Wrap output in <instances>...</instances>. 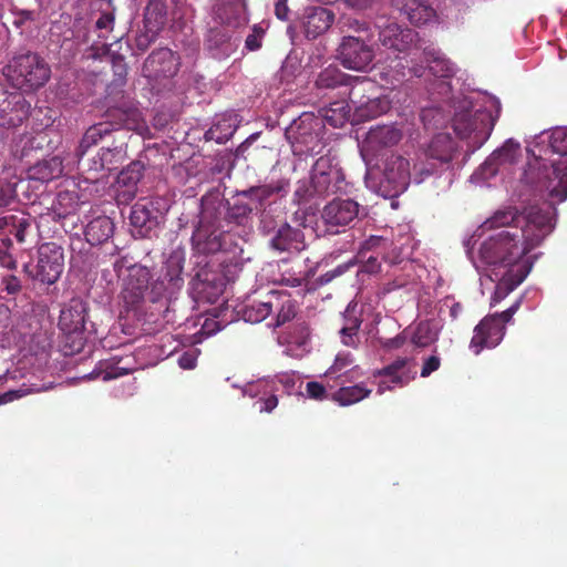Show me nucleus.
Returning a JSON list of instances; mask_svg holds the SVG:
<instances>
[{
	"mask_svg": "<svg viewBox=\"0 0 567 567\" xmlns=\"http://www.w3.org/2000/svg\"><path fill=\"white\" fill-rule=\"evenodd\" d=\"M550 212L529 208L526 227H511L485 239L480 247L481 259L491 266H514L553 231Z\"/></svg>",
	"mask_w": 567,
	"mask_h": 567,
	"instance_id": "1",
	"label": "nucleus"
},
{
	"mask_svg": "<svg viewBox=\"0 0 567 567\" xmlns=\"http://www.w3.org/2000/svg\"><path fill=\"white\" fill-rule=\"evenodd\" d=\"M113 269L122 280L121 298L127 310L138 308L146 299L158 302L184 285L183 266L178 261L169 260L156 278L146 266L130 264L127 256L116 259Z\"/></svg>",
	"mask_w": 567,
	"mask_h": 567,
	"instance_id": "2",
	"label": "nucleus"
},
{
	"mask_svg": "<svg viewBox=\"0 0 567 567\" xmlns=\"http://www.w3.org/2000/svg\"><path fill=\"white\" fill-rule=\"evenodd\" d=\"M106 117L107 121L93 124L84 132L75 150V156L85 155L91 147L121 128L137 130L142 123L141 112L134 100L125 96L107 109Z\"/></svg>",
	"mask_w": 567,
	"mask_h": 567,
	"instance_id": "3",
	"label": "nucleus"
},
{
	"mask_svg": "<svg viewBox=\"0 0 567 567\" xmlns=\"http://www.w3.org/2000/svg\"><path fill=\"white\" fill-rule=\"evenodd\" d=\"M525 181L535 192L546 197L548 206L543 212H550L554 219L556 204L567 199V157L561 162L548 164L539 159L528 164ZM540 209V207H538ZM554 225V223L551 221Z\"/></svg>",
	"mask_w": 567,
	"mask_h": 567,
	"instance_id": "4",
	"label": "nucleus"
},
{
	"mask_svg": "<svg viewBox=\"0 0 567 567\" xmlns=\"http://www.w3.org/2000/svg\"><path fill=\"white\" fill-rule=\"evenodd\" d=\"M8 69L14 84L28 91L43 86L51 75V69L45 60L30 51L13 56Z\"/></svg>",
	"mask_w": 567,
	"mask_h": 567,
	"instance_id": "5",
	"label": "nucleus"
},
{
	"mask_svg": "<svg viewBox=\"0 0 567 567\" xmlns=\"http://www.w3.org/2000/svg\"><path fill=\"white\" fill-rule=\"evenodd\" d=\"M365 215V208L355 199L336 197L323 206L320 219L327 231L339 234Z\"/></svg>",
	"mask_w": 567,
	"mask_h": 567,
	"instance_id": "6",
	"label": "nucleus"
},
{
	"mask_svg": "<svg viewBox=\"0 0 567 567\" xmlns=\"http://www.w3.org/2000/svg\"><path fill=\"white\" fill-rule=\"evenodd\" d=\"M518 307L519 302H516L505 311L487 316L480 321L470 343L475 354H480L485 348H495L501 343L505 336V324L511 321Z\"/></svg>",
	"mask_w": 567,
	"mask_h": 567,
	"instance_id": "7",
	"label": "nucleus"
},
{
	"mask_svg": "<svg viewBox=\"0 0 567 567\" xmlns=\"http://www.w3.org/2000/svg\"><path fill=\"white\" fill-rule=\"evenodd\" d=\"M311 177L318 197L348 193V183L342 168L329 156H321L316 161Z\"/></svg>",
	"mask_w": 567,
	"mask_h": 567,
	"instance_id": "8",
	"label": "nucleus"
},
{
	"mask_svg": "<svg viewBox=\"0 0 567 567\" xmlns=\"http://www.w3.org/2000/svg\"><path fill=\"white\" fill-rule=\"evenodd\" d=\"M495 118L488 111H468L455 114L453 128L460 138H470L474 147H480L491 135Z\"/></svg>",
	"mask_w": 567,
	"mask_h": 567,
	"instance_id": "9",
	"label": "nucleus"
},
{
	"mask_svg": "<svg viewBox=\"0 0 567 567\" xmlns=\"http://www.w3.org/2000/svg\"><path fill=\"white\" fill-rule=\"evenodd\" d=\"M411 179L410 162L401 155L392 154L384 163L378 193L384 198L398 197L406 190Z\"/></svg>",
	"mask_w": 567,
	"mask_h": 567,
	"instance_id": "10",
	"label": "nucleus"
},
{
	"mask_svg": "<svg viewBox=\"0 0 567 567\" xmlns=\"http://www.w3.org/2000/svg\"><path fill=\"white\" fill-rule=\"evenodd\" d=\"M64 269V255L62 247L54 243H47L39 248L35 266L24 265V271L33 279L45 285H53Z\"/></svg>",
	"mask_w": 567,
	"mask_h": 567,
	"instance_id": "11",
	"label": "nucleus"
},
{
	"mask_svg": "<svg viewBox=\"0 0 567 567\" xmlns=\"http://www.w3.org/2000/svg\"><path fill=\"white\" fill-rule=\"evenodd\" d=\"M371 40L354 34L344 35L338 49L341 64L349 70L367 71L374 58L373 48L369 44Z\"/></svg>",
	"mask_w": 567,
	"mask_h": 567,
	"instance_id": "12",
	"label": "nucleus"
},
{
	"mask_svg": "<svg viewBox=\"0 0 567 567\" xmlns=\"http://www.w3.org/2000/svg\"><path fill=\"white\" fill-rule=\"evenodd\" d=\"M30 103L19 91H7L0 85V127H16L30 114Z\"/></svg>",
	"mask_w": 567,
	"mask_h": 567,
	"instance_id": "13",
	"label": "nucleus"
},
{
	"mask_svg": "<svg viewBox=\"0 0 567 567\" xmlns=\"http://www.w3.org/2000/svg\"><path fill=\"white\" fill-rule=\"evenodd\" d=\"M403 138V131L396 124L371 127L363 142L367 156L378 157L384 151L396 146Z\"/></svg>",
	"mask_w": 567,
	"mask_h": 567,
	"instance_id": "14",
	"label": "nucleus"
},
{
	"mask_svg": "<svg viewBox=\"0 0 567 567\" xmlns=\"http://www.w3.org/2000/svg\"><path fill=\"white\" fill-rule=\"evenodd\" d=\"M231 243L230 229L224 230L212 227H197L192 235V245L196 252L202 255L216 254L229 249Z\"/></svg>",
	"mask_w": 567,
	"mask_h": 567,
	"instance_id": "15",
	"label": "nucleus"
},
{
	"mask_svg": "<svg viewBox=\"0 0 567 567\" xmlns=\"http://www.w3.org/2000/svg\"><path fill=\"white\" fill-rule=\"evenodd\" d=\"M178 71L175 53L168 48L154 50L145 60L142 74L150 80L172 78Z\"/></svg>",
	"mask_w": 567,
	"mask_h": 567,
	"instance_id": "16",
	"label": "nucleus"
},
{
	"mask_svg": "<svg viewBox=\"0 0 567 567\" xmlns=\"http://www.w3.org/2000/svg\"><path fill=\"white\" fill-rule=\"evenodd\" d=\"M226 199L217 192L205 194L200 199L197 227L223 229L226 225Z\"/></svg>",
	"mask_w": 567,
	"mask_h": 567,
	"instance_id": "17",
	"label": "nucleus"
},
{
	"mask_svg": "<svg viewBox=\"0 0 567 567\" xmlns=\"http://www.w3.org/2000/svg\"><path fill=\"white\" fill-rule=\"evenodd\" d=\"M417 33L396 22H391L379 31L381 44L396 52H408L416 42Z\"/></svg>",
	"mask_w": 567,
	"mask_h": 567,
	"instance_id": "18",
	"label": "nucleus"
},
{
	"mask_svg": "<svg viewBox=\"0 0 567 567\" xmlns=\"http://www.w3.org/2000/svg\"><path fill=\"white\" fill-rule=\"evenodd\" d=\"M269 246L278 252H300L306 248L303 231L284 223L274 231Z\"/></svg>",
	"mask_w": 567,
	"mask_h": 567,
	"instance_id": "19",
	"label": "nucleus"
},
{
	"mask_svg": "<svg viewBox=\"0 0 567 567\" xmlns=\"http://www.w3.org/2000/svg\"><path fill=\"white\" fill-rule=\"evenodd\" d=\"M87 312L89 306L84 300L80 298L71 299L61 310L59 318L60 329L66 334L83 332L85 330Z\"/></svg>",
	"mask_w": 567,
	"mask_h": 567,
	"instance_id": "20",
	"label": "nucleus"
},
{
	"mask_svg": "<svg viewBox=\"0 0 567 567\" xmlns=\"http://www.w3.org/2000/svg\"><path fill=\"white\" fill-rule=\"evenodd\" d=\"M216 19L230 28H239L248 23L247 4L245 0H216Z\"/></svg>",
	"mask_w": 567,
	"mask_h": 567,
	"instance_id": "21",
	"label": "nucleus"
},
{
	"mask_svg": "<svg viewBox=\"0 0 567 567\" xmlns=\"http://www.w3.org/2000/svg\"><path fill=\"white\" fill-rule=\"evenodd\" d=\"M427 68L430 73L440 79L441 93L447 94L451 91V79L455 75V65L445 55L435 50H425Z\"/></svg>",
	"mask_w": 567,
	"mask_h": 567,
	"instance_id": "22",
	"label": "nucleus"
},
{
	"mask_svg": "<svg viewBox=\"0 0 567 567\" xmlns=\"http://www.w3.org/2000/svg\"><path fill=\"white\" fill-rule=\"evenodd\" d=\"M393 7L414 25L426 24L436 18L427 0H393Z\"/></svg>",
	"mask_w": 567,
	"mask_h": 567,
	"instance_id": "23",
	"label": "nucleus"
},
{
	"mask_svg": "<svg viewBox=\"0 0 567 567\" xmlns=\"http://www.w3.org/2000/svg\"><path fill=\"white\" fill-rule=\"evenodd\" d=\"M145 166L141 159L130 163L117 176V196L125 202L132 200L137 193V185L143 177Z\"/></svg>",
	"mask_w": 567,
	"mask_h": 567,
	"instance_id": "24",
	"label": "nucleus"
},
{
	"mask_svg": "<svg viewBox=\"0 0 567 567\" xmlns=\"http://www.w3.org/2000/svg\"><path fill=\"white\" fill-rule=\"evenodd\" d=\"M276 390L277 386L274 381L261 380L249 384L245 389V394L257 399L254 405L260 413H270L278 405V398L275 393Z\"/></svg>",
	"mask_w": 567,
	"mask_h": 567,
	"instance_id": "25",
	"label": "nucleus"
},
{
	"mask_svg": "<svg viewBox=\"0 0 567 567\" xmlns=\"http://www.w3.org/2000/svg\"><path fill=\"white\" fill-rule=\"evenodd\" d=\"M226 225L245 226L251 220V215L256 205L247 195H244V190L238 192L231 202L226 200Z\"/></svg>",
	"mask_w": 567,
	"mask_h": 567,
	"instance_id": "26",
	"label": "nucleus"
},
{
	"mask_svg": "<svg viewBox=\"0 0 567 567\" xmlns=\"http://www.w3.org/2000/svg\"><path fill=\"white\" fill-rule=\"evenodd\" d=\"M334 14L322 7L309 8L303 18L305 34L308 39H316L324 33L333 23Z\"/></svg>",
	"mask_w": 567,
	"mask_h": 567,
	"instance_id": "27",
	"label": "nucleus"
},
{
	"mask_svg": "<svg viewBox=\"0 0 567 567\" xmlns=\"http://www.w3.org/2000/svg\"><path fill=\"white\" fill-rule=\"evenodd\" d=\"M271 313H275V322L269 323L275 328L281 327L291 321L297 315V305L291 296L285 291H269Z\"/></svg>",
	"mask_w": 567,
	"mask_h": 567,
	"instance_id": "28",
	"label": "nucleus"
},
{
	"mask_svg": "<svg viewBox=\"0 0 567 567\" xmlns=\"http://www.w3.org/2000/svg\"><path fill=\"white\" fill-rule=\"evenodd\" d=\"M130 223L136 236L146 238L157 226V216L147 204L136 203L131 209Z\"/></svg>",
	"mask_w": 567,
	"mask_h": 567,
	"instance_id": "29",
	"label": "nucleus"
},
{
	"mask_svg": "<svg viewBox=\"0 0 567 567\" xmlns=\"http://www.w3.org/2000/svg\"><path fill=\"white\" fill-rule=\"evenodd\" d=\"M349 82L346 86L350 87L349 101L355 114L371 94L379 92V87L374 81L367 76H350Z\"/></svg>",
	"mask_w": 567,
	"mask_h": 567,
	"instance_id": "30",
	"label": "nucleus"
},
{
	"mask_svg": "<svg viewBox=\"0 0 567 567\" xmlns=\"http://www.w3.org/2000/svg\"><path fill=\"white\" fill-rule=\"evenodd\" d=\"M114 229L115 225L109 216H97L87 223L84 230L85 239L92 246L102 245L113 236Z\"/></svg>",
	"mask_w": 567,
	"mask_h": 567,
	"instance_id": "31",
	"label": "nucleus"
},
{
	"mask_svg": "<svg viewBox=\"0 0 567 567\" xmlns=\"http://www.w3.org/2000/svg\"><path fill=\"white\" fill-rule=\"evenodd\" d=\"M456 150V143L451 135L441 133L431 140L426 151V157H429V159H435L441 164H447L453 159Z\"/></svg>",
	"mask_w": 567,
	"mask_h": 567,
	"instance_id": "32",
	"label": "nucleus"
},
{
	"mask_svg": "<svg viewBox=\"0 0 567 567\" xmlns=\"http://www.w3.org/2000/svg\"><path fill=\"white\" fill-rule=\"evenodd\" d=\"M63 173V159L58 156L44 158L29 169V177L41 183L59 178Z\"/></svg>",
	"mask_w": 567,
	"mask_h": 567,
	"instance_id": "33",
	"label": "nucleus"
},
{
	"mask_svg": "<svg viewBox=\"0 0 567 567\" xmlns=\"http://www.w3.org/2000/svg\"><path fill=\"white\" fill-rule=\"evenodd\" d=\"M543 154L550 156L545 159H538L548 164H551V162H561L567 158V127H556L550 132L547 147L543 150ZM539 157H542V155Z\"/></svg>",
	"mask_w": 567,
	"mask_h": 567,
	"instance_id": "34",
	"label": "nucleus"
},
{
	"mask_svg": "<svg viewBox=\"0 0 567 567\" xmlns=\"http://www.w3.org/2000/svg\"><path fill=\"white\" fill-rule=\"evenodd\" d=\"M528 217L529 210L527 214H518L515 208H507L504 210H497L491 218L484 221L482 227L485 229L499 227H505V229H509L511 227L523 228L526 227V220Z\"/></svg>",
	"mask_w": 567,
	"mask_h": 567,
	"instance_id": "35",
	"label": "nucleus"
},
{
	"mask_svg": "<svg viewBox=\"0 0 567 567\" xmlns=\"http://www.w3.org/2000/svg\"><path fill=\"white\" fill-rule=\"evenodd\" d=\"M313 118L310 115H303L299 122H293L290 128L287 131V136L291 140L292 145H301L306 147V151H312L313 147L310 144L317 138V134L313 133L311 123Z\"/></svg>",
	"mask_w": 567,
	"mask_h": 567,
	"instance_id": "36",
	"label": "nucleus"
},
{
	"mask_svg": "<svg viewBox=\"0 0 567 567\" xmlns=\"http://www.w3.org/2000/svg\"><path fill=\"white\" fill-rule=\"evenodd\" d=\"M238 313L246 322L250 323H259L267 319L271 315L269 292L264 297L262 300L245 302L238 310Z\"/></svg>",
	"mask_w": 567,
	"mask_h": 567,
	"instance_id": "37",
	"label": "nucleus"
},
{
	"mask_svg": "<svg viewBox=\"0 0 567 567\" xmlns=\"http://www.w3.org/2000/svg\"><path fill=\"white\" fill-rule=\"evenodd\" d=\"M519 155V144L513 140L506 141L503 146L494 151L486 159L485 165L491 168V173L495 174L498 166L513 164Z\"/></svg>",
	"mask_w": 567,
	"mask_h": 567,
	"instance_id": "38",
	"label": "nucleus"
},
{
	"mask_svg": "<svg viewBox=\"0 0 567 567\" xmlns=\"http://www.w3.org/2000/svg\"><path fill=\"white\" fill-rule=\"evenodd\" d=\"M390 109L391 101L388 96L373 93L354 115L360 121H369L386 113Z\"/></svg>",
	"mask_w": 567,
	"mask_h": 567,
	"instance_id": "39",
	"label": "nucleus"
},
{
	"mask_svg": "<svg viewBox=\"0 0 567 567\" xmlns=\"http://www.w3.org/2000/svg\"><path fill=\"white\" fill-rule=\"evenodd\" d=\"M350 76L338 66L329 65L318 74L315 85L318 90H333L350 83Z\"/></svg>",
	"mask_w": 567,
	"mask_h": 567,
	"instance_id": "40",
	"label": "nucleus"
},
{
	"mask_svg": "<svg viewBox=\"0 0 567 567\" xmlns=\"http://www.w3.org/2000/svg\"><path fill=\"white\" fill-rule=\"evenodd\" d=\"M167 10L163 0H148L145 10L143 23L144 28L161 31L166 23Z\"/></svg>",
	"mask_w": 567,
	"mask_h": 567,
	"instance_id": "41",
	"label": "nucleus"
},
{
	"mask_svg": "<svg viewBox=\"0 0 567 567\" xmlns=\"http://www.w3.org/2000/svg\"><path fill=\"white\" fill-rule=\"evenodd\" d=\"M39 0H14L12 12L16 16L13 24L17 28L29 27L38 16Z\"/></svg>",
	"mask_w": 567,
	"mask_h": 567,
	"instance_id": "42",
	"label": "nucleus"
},
{
	"mask_svg": "<svg viewBox=\"0 0 567 567\" xmlns=\"http://www.w3.org/2000/svg\"><path fill=\"white\" fill-rule=\"evenodd\" d=\"M364 383H358L350 386H342L332 394V400L342 406L351 405L362 401L371 394Z\"/></svg>",
	"mask_w": 567,
	"mask_h": 567,
	"instance_id": "43",
	"label": "nucleus"
},
{
	"mask_svg": "<svg viewBox=\"0 0 567 567\" xmlns=\"http://www.w3.org/2000/svg\"><path fill=\"white\" fill-rule=\"evenodd\" d=\"M75 157L78 159V168L87 182H97L100 175L106 171L100 151L90 158H85V155Z\"/></svg>",
	"mask_w": 567,
	"mask_h": 567,
	"instance_id": "44",
	"label": "nucleus"
},
{
	"mask_svg": "<svg viewBox=\"0 0 567 567\" xmlns=\"http://www.w3.org/2000/svg\"><path fill=\"white\" fill-rule=\"evenodd\" d=\"M528 270L519 269L518 274L515 276L512 275V271L508 274V277H505L496 287L494 296L492 297L491 305L494 306L502 298H504L509 291L514 290L518 285L523 282L526 278Z\"/></svg>",
	"mask_w": 567,
	"mask_h": 567,
	"instance_id": "45",
	"label": "nucleus"
},
{
	"mask_svg": "<svg viewBox=\"0 0 567 567\" xmlns=\"http://www.w3.org/2000/svg\"><path fill=\"white\" fill-rule=\"evenodd\" d=\"M114 142H116V140H114ZM100 153L106 171L115 169L117 164H120L125 156L124 142L122 141L118 144L113 143L112 146L102 147Z\"/></svg>",
	"mask_w": 567,
	"mask_h": 567,
	"instance_id": "46",
	"label": "nucleus"
},
{
	"mask_svg": "<svg viewBox=\"0 0 567 567\" xmlns=\"http://www.w3.org/2000/svg\"><path fill=\"white\" fill-rule=\"evenodd\" d=\"M284 188V185H261L245 189L244 195H247L249 200H251L258 208L259 206H262L269 197L274 194L280 193Z\"/></svg>",
	"mask_w": 567,
	"mask_h": 567,
	"instance_id": "47",
	"label": "nucleus"
},
{
	"mask_svg": "<svg viewBox=\"0 0 567 567\" xmlns=\"http://www.w3.org/2000/svg\"><path fill=\"white\" fill-rule=\"evenodd\" d=\"M408 361L406 358H398L391 364L379 370L378 375L389 377L392 383L404 385L408 380L404 379V374L401 371L406 367Z\"/></svg>",
	"mask_w": 567,
	"mask_h": 567,
	"instance_id": "48",
	"label": "nucleus"
},
{
	"mask_svg": "<svg viewBox=\"0 0 567 567\" xmlns=\"http://www.w3.org/2000/svg\"><path fill=\"white\" fill-rule=\"evenodd\" d=\"M317 192L313 189L312 177L310 181H299L296 185V189L293 192V203L297 205L308 204L312 198H315Z\"/></svg>",
	"mask_w": 567,
	"mask_h": 567,
	"instance_id": "49",
	"label": "nucleus"
},
{
	"mask_svg": "<svg viewBox=\"0 0 567 567\" xmlns=\"http://www.w3.org/2000/svg\"><path fill=\"white\" fill-rule=\"evenodd\" d=\"M342 30L348 28L349 31H353L354 35L360 38L372 39L374 33L370 23L363 20H358L353 18H343L342 21Z\"/></svg>",
	"mask_w": 567,
	"mask_h": 567,
	"instance_id": "50",
	"label": "nucleus"
},
{
	"mask_svg": "<svg viewBox=\"0 0 567 567\" xmlns=\"http://www.w3.org/2000/svg\"><path fill=\"white\" fill-rule=\"evenodd\" d=\"M229 40V34L219 27L210 28L205 37L204 45L208 50L221 48Z\"/></svg>",
	"mask_w": 567,
	"mask_h": 567,
	"instance_id": "51",
	"label": "nucleus"
},
{
	"mask_svg": "<svg viewBox=\"0 0 567 567\" xmlns=\"http://www.w3.org/2000/svg\"><path fill=\"white\" fill-rule=\"evenodd\" d=\"M435 340V336L429 323L421 322L417 324L413 336L412 343L419 348H425Z\"/></svg>",
	"mask_w": 567,
	"mask_h": 567,
	"instance_id": "52",
	"label": "nucleus"
},
{
	"mask_svg": "<svg viewBox=\"0 0 567 567\" xmlns=\"http://www.w3.org/2000/svg\"><path fill=\"white\" fill-rule=\"evenodd\" d=\"M22 291V282L13 274H4L0 279V292H6L7 296L16 298Z\"/></svg>",
	"mask_w": 567,
	"mask_h": 567,
	"instance_id": "53",
	"label": "nucleus"
},
{
	"mask_svg": "<svg viewBox=\"0 0 567 567\" xmlns=\"http://www.w3.org/2000/svg\"><path fill=\"white\" fill-rule=\"evenodd\" d=\"M31 217L24 214H20L17 216L13 227L10 229V234L13 235L14 238L22 244L25 241V236L31 228Z\"/></svg>",
	"mask_w": 567,
	"mask_h": 567,
	"instance_id": "54",
	"label": "nucleus"
},
{
	"mask_svg": "<svg viewBox=\"0 0 567 567\" xmlns=\"http://www.w3.org/2000/svg\"><path fill=\"white\" fill-rule=\"evenodd\" d=\"M198 292L206 298L209 302H215L217 298L223 293V284L221 282H210L207 280L202 281L198 285Z\"/></svg>",
	"mask_w": 567,
	"mask_h": 567,
	"instance_id": "55",
	"label": "nucleus"
},
{
	"mask_svg": "<svg viewBox=\"0 0 567 567\" xmlns=\"http://www.w3.org/2000/svg\"><path fill=\"white\" fill-rule=\"evenodd\" d=\"M433 174H434V164L429 162V158H427L426 161H421V162L414 164L412 178L416 184H421L422 182L427 179Z\"/></svg>",
	"mask_w": 567,
	"mask_h": 567,
	"instance_id": "56",
	"label": "nucleus"
},
{
	"mask_svg": "<svg viewBox=\"0 0 567 567\" xmlns=\"http://www.w3.org/2000/svg\"><path fill=\"white\" fill-rule=\"evenodd\" d=\"M158 32L157 30H151L150 28H144V31L140 32L136 38H135V44H136V48L144 52L146 51L150 45L155 42L157 35H158Z\"/></svg>",
	"mask_w": 567,
	"mask_h": 567,
	"instance_id": "57",
	"label": "nucleus"
},
{
	"mask_svg": "<svg viewBox=\"0 0 567 567\" xmlns=\"http://www.w3.org/2000/svg\"><path fill=\"white\" fill-rule=\"evenodd\" d=\"M114 27V14L112 12H103L95 22V28L100 31L99 38H105Z\"/></svg>",
	"mask_w": 567,
	"mask_h": 567,
	"instance_id": "58",
	"label": "nucleus"
},
{
	"mask_svg": "<svg viewBox=\"0 0 567 567\" xmlns=\"http://www.w3.org/2000/svg\"><path fill=\"white\" fill-rule=\"evenodd\" d=\"M306 394L308 398L317 401H322L328 398L326 386L317 381H310L306 384Z\"/></svg>",
	"mask_w": 567,
	"mask_h": 567,
	"instance_id": "59",
	"label": "nucleus"
},
{
	"mask_svg": "<svg viewBox=\"0 0 567 567\" xmlns=\"http://www.w3.org/2000/svg\"><path fill=\"white\" fill-rule=\"evenodd\" d=\"M391 241L382 236H370L362 244V248L365 250H384Z\"/></svg>",
	"mask_w": 567,
	"mask_h": 567,
	"instance_id": "60",
	"label": "nucleus"
},
{
	"mask_svg": "<svg viewBox=\"0 0 567 567\" xmlns=\"http://www.w3.org/2000/svg\"><path fill=\"white\" fill-rule=\"evenodd\" d=\"M360 328H340L341 342L347 347H355Z\"/></svg>",
	"mask_w": 567,
	"mask_h": 567,
	"instance_id": "61",
	"label": "nucleus"
},
{
	"mask_svg": "<svg viewBox=\"0 0 567 567\" xmlns=\"http://www.w3.org/2000/svg\"><path fill=\"white\" fill-rule=\"evenodd\" d=\"M264 30L257 25L254 27V32L246 38L245 45L250 51H256L261 48V37Z\"/></svg>",
	"mask_w": 567,
	"mask_h": 567,
	"instance_id": "62",
	"label": "nucleus"
},
{
	"mask_svg": "<svg viewBox=\"0 0 567 567\" xmlns=\"http://www.w3.org/2000/svg\"><path fill=\"white\" fill-rule=\"evenodd\" d=\"M352 363H353V358H352L351 353H349V352L338 353L330 370L336 373V372H339V371L348 368Z\"/></svg>",
	"mask_w": 567,
	"mask_h": 567,
	"instance_id": "63",
	"label": "nucleus"
},
{
	"mask_svg": "<svg viewBox=\"0 0 567 567\" xmlns=\"http://www.w3.org/2000/svg\"><path fill=\"white\" fill-rule=\"evenodd\" d=\"M441 365V359L437 355L429 357L421 369V377L427 378L431 373L439 370Z\"/></svg>",
	"mask_w": 567,
	"mask_h": 567,
	"instance_id": "64",
	"label": "nucleus"
}]
</instances>
